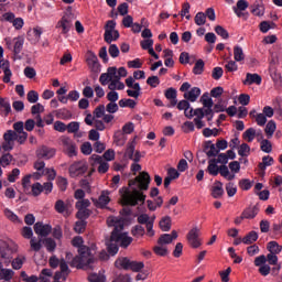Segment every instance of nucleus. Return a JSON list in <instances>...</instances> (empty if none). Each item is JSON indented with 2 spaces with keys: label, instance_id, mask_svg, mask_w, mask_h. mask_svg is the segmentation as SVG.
Wrapping results in <instances>:
<instances>
[{
  "label": "nucleus",
  "instance_id": "25",
  "mask_svg": "<svg viewBox=\"0 0 282 282\" xmlns=\"http://www.w3.org/2000/svg\"><path fill=\"white\" fill-rule=\"evenodd\" d=\"M263 138V133H261V130H259L257 132V130L254 128H249L247 129L243 134H242V138L243 140H246L247 142H253L254 138Z\"/></svg>",
  "mask_w": 282,
  "mask_h": 282
},
{
  "label": "nucleus",
  "instance_id": "30",
  "mask_svg": "<svg viewBox=\"0 0 282 282\" xmlns=\"http://www.w3.org/2000/svg\"><path fill=\"white\" fill-rule=\"evenodd\" d=\"M41 36H43V28L35 26L32 31H29V39L33 43H39L41 41Z\"/></svg>",
  "mask_w": 282,
  "mask_h": 282
},
{
  "label": "nucleus",
  "instance_id": "8",
  "mask_svg": "<svg viewBox=\"0 0 282 282\" xmlns=\"http://www.w3.org/2000/svg\"><path fill=\"white\" fill-rule=\"evenodd\" d=\"M3 54V46H0V69H2L4 74L2 82L8 85L12 80V69H10V59H6Z\"/></svg>",
  "mask_w": 282,
  "mask_h": 282
},
{
  "label": "nucleus",
  "instance_id": "43",
  "mask_svg": "<svg viewBox=\"0 0 282 282\" xmlns=\"http://www.w3.org/2000/svg\"><path fill=\"white\" fill-rule=\"evenodd\" d=\"M14 276V272L12 269H1L0 270V281H12V278Z\"/></svg>",
  "mask_w": 282,
  "mask_h": 282
},
{
  "label": "nucleus",
  "instance_id": "47",
  "mask_svg": "<svg viewBox=\"0 0 282 282\" xmlns=\"http://www.w3.org/2000/svg\"><path fill=\"white\" fill-rule=\"evenodd\" d=\"M23 263H25V256H18L12 260L11 265L13 270H21L23 268Z\"/></svg>",
  "mask_w": 282,
  "mask_h": 282
},
{
  "label": "nucleus",
  "instance_id": "45",
  "mask_svg": "<svg viewBox=\"0 0 282 282\" xmlns=\"http://www.w3.org/2000/svg\"><path fill=\"white\" fill-rule=\"evenodd\" d=\"M257 239H259V234H257V231H250L245 238H242V243L250 246V243H254Z\"/></svg>",
  "mask_w": 282,
  "mask_h": 282
},
{
  "label": "nucleus",
  "instance_id": "23",
  "mask_svg": "<svg viewBox=\"0 0 282 282\" xmlns=\"http://www.w3.org/2000/svg\"><path fill=\"white\" fill-rule=\"evenodd\" d=\"M56 30H61V34H68L72 30V21L63 17L56 24Z\"/></svg>",
  "mask_w": 282,
  "mask_h": 282
},
{
  "label": "nucleus",
  "instance_id": "11",
  "mask_svg": "<svg viewBox=\"0 0 282 282\" xmlns=\"http://www.w3.org/2000/svg\"><path fill=\"white\" fill-rule=\"evenodd\" d=\"M126 85L129 87L127 94L130 98H140V94L142 88L140 87L139 83H135V78L130 76L126 79Z\"/></svg>",
  "mask_w": 282,
  "mask_h": 282
},
{
  "label": "nucleus",
  "instance_id": "37",
  "mask_svg": "<svg viewBox=\"0 0 282 282\" xmlns=\"http://www.w3.org/2000/svg\"><path fill=\"white\" fill-rule=\"evenodd\" d=\"M207 173H209V175H213L214 177H217V175H219V166H217V160H209Z\"/></svg>",
  "mask_w": 282,
  "mask_h": 282
},
{
  "label": "nucleus",
  "instance_id": "64",
  "mask_svg": "<svg viewBox=\"0 0 282 282\" xmlns=\"http://www.w3.org/2000/svg\"><path fill=\"white\" fill-rule=\"evenodd\" d=\"M137 105L138 104L133 99H121L119 101V107H130V109H134Z\"/></svg>",
  "mask_w": 282,
  "mask_h": 282
},
{
  "label": "nucleus",
  "instance_id": "53",
  "mask_svg": "<svg viewBox=\"0 0 282 282\" xmlns=\"http://www.w3.org/2000/svg\"><path fill=\"white\" fill-rule=\"evenodd\" d=\"M144 269V262L142 261H132L130 260V268L132 272H140V270Z\"/></svg>",
  "mask_w": 282,
  "mask_h": 282
},
{
  "label": "nucleus",
  "instance_id": "29",
  "mask_svg": "<svg viewBox=\"0 0 282 282\" xmlns=\"http://www.w3.org/2000/svg\"><path fill=\"white\" fill-rule=\"evenodd\" d=\"M177 109L180 111H184L186 118H193V108L191 107V104L187 100H181L177 104Z\"/></svg>",
  "mask_w": 282,
  "mask_h": 282
},
{
  "label": "nucleus",
  "instance_id": "5",
  "mask_svg": "<svg viewBox=\"0 0 282 282\" xmlns=\"http://www.w3.org/2000/svg\"><path fill=\"white\" fill-rule=\"evenodd\" d=\"M99 83L104 87L108 85V89H110V91H116V89L122 91V89H124V83L116 77V70L113 68L107 69L106 73L101 74Z\"/></svg>",
  "mask_w": 282,
  "mask_h": 282
},
{
  "label": "nucleus",
  "instance_id": "42",
  "mask_svg": "<svg viewBox=\"0 0 282 282\" xmlns=\"http://www.w3.org/2000/svg\"><path fill=\"white\" fill-rule=\"evenodd\" d=\"M142 25L144 28H149V22L147 21V19H141V24L140 23H133L130 28H131V31L134 33V34H140V32H142Z\"/></svg>",
  "mask_w": 282,
  "mask_h": 282
},
{
  "label": "nucleus",
  "instance_id": "28",
  "mask_svg": "<svg viewBox=\"0 0 282 282\" xmlns=\"http://www.w3.org/2000/svg\"><path fill=\"white\" fill-rule=\"evenodd\" d=\"M248 1L246 0H238L236 6L232 7V10L235 12V14L238 17V18H241L243 17V11L248 10Z\"/></svg>",
  "mask_w": 282,
  "mask_h": 282
},
{
  "label": "nucleus",
  "instance_id": "36",
  "mask_svg": "<svg viewBox=\"0 0 282 282\" xmlns=\"http://www.w3.org/2000/svg\"><path fill=\"white\" fill-rule=\"evenodd\" d=\"M109 202H111V198L109 197V192L104 191V192H101V194L97 200V206L99 208H105V206H107V204H109Z\"/></svg>",
  "mask_w": 282,
  "mask_h": 282
},
{
  "label": "nucleus",
  "instance_id": "1",
  "mask_svg": "<svg viewBox=\"0 0 282 282\" xmlns=\"http://www.w3.org/2000/svg\"><path fill=\"white\" fill-rule=\"evenodd\" d=\"M151 184V176L147 172H141L135 180L129 182L131 189L122 187L119 193L121 195V204L123 206H138L144 204L147 196L141 191H148Z\"/></svg>",
  "mask_w": 282,
  "mask_h": 282
},
{
  "label": "nucleus",
  "instance_id": "57",
  "mask_svg": "<svg viewBox=\"0 0 282 282\" xmlns=\"http://www.w3.org/2000/svg\"><path fill=\"white\" fill-rule=\"evenodd\" d=\"M19 175H21V170L19 169H13L11 173L8 175V182L11 184H14L19 180Z\"/></svg>",
  "mask_w": 282,
  "mask_h": 282
},
{
  "label": "nucleus",
  "instance_id": "16",
  "mask_svg": "<svg viewBox=\"0 0 282 282\" xmlns=\"http://www.w3.org/2000/svg\"><path fill=\"white\" fill-rule=\"evenodd\" d=\"M123 158L133 162H140V152H135V140L128 143Z\"/></svg>",
  "mask_w": 282,
  "mask_h": 282
},
{
  "label": "nucleus",
  "instance_id": "17",
  "mask_svg": "<svg viewBox=\"0 0 282 282\" xmlns=\"http://www.w3.org/2000/svg\"><path fill=\"white\" fill-rule=\"evenodd\" d=\"M153 221H155V216L152 217L150 220L149 215L142 214L138 217V223L139 224H145L147 226V231H148V237H154L155 231L153 230Z\"/></svg>",
  "mask_w": 282,
  "mask_h": 282
},
{
  "label": "nucleus",
  "instance_id": "14",
  "mask_svg": "<svg viewBox=\"0 0 282 282\" xmlns=\"http://www.w3.org/2000/svg\"><path fill=\"white\" fill-rule=\"evenodd\" d=\"M204 117L206 118V110L204 108H192V118H194V124L198 129H204L206 123L204 122Z\"/></svg>",
  "mask_w": 282,
  "mask_h": 282
},
{
  "label": "nucleus",
  "instance_id": "38",
  "mask_svg": "<svg viewBox=\"0 0 282 282\" xmlns=\"http://www.w3.org/2000/svg\"><path fill=\"white\" fill-rule=\"evenodd\" d=\"M234 58L236 63H242V61H246V54L243 53V48L239 45H236L234 47Z\"/></svg>",
  "mask_w": 282,
  "mask_h": 282
},
{
  "label": "nucleus",
  "instance_id": "19",
  "mask_svg": "<svg viewBox=\"0 0 282 282\" xmlns=\"http://www.w3.org/2000/svg\"><path fill=\"white\" fill-rule=\"evenodd\" d=\"M61 144L67 155L70 158L72 155H76V144H74V141L69 137H62Z\"/></svg>",
  "mask_w": 282,
  "mask_h": 282
},
{
  "label": "nucleus",
  "instance_id": "32",
  "mask_svg": "<svg viewBox=\"0 0 282 282\" xmlns=\"http://www.w3.org/2000/svg\"><path fill=\"white\" fill-rule=\"evenodd\" d=\"M55 210H56V213H59V215H64V217H69L68 206L62 199H58L55 203Z\"/></svg>",
  "mask_w": 282,
  "mask_h": 282
},
{
  "label": "nucleus",
  "instance_id": "15",
  "mask_svg": "<svg viewBox=\"0 0 282 282\" xmlns=\"http://www.w3.org/2000/svg\"><path fill=\"white\" fill-rule=\"evenodd\" d=\"M3 143L2 149L3 151H12L14 149V142H17V134H14V130H8L3 134Z\"/></svg>",
  "mask_w": 282,
  "mask_h": 282
},
{
  "label": "nucleus",
  "instance_id": "51",
  "mask_svg": "<svg viewBox=\"0 0 282 282\" xmlns=\"http://www.w3.org/2000/svg\"><path fill=\"white\" fill-rule=\"evenodd\" d=\"M108 69H113L115 70V78H119V79L127 78V75L129 74L127 72V68H124V67H119V69L116 68V67H109Z\"/></svg>",
  "mask_w": 282,
  "mask_h": 282
},
{
  "label": "nucleus",
  "instance_id": "63",
  "mask_svg": "<svg viewBox=\"0 0 282 282\" xmlns=\"http://www.w3.org/2000/svg\"><path fill=\"white\" fill-rule=\"evenodd\" d=\"M59 268H61V276L65 280L66 276L69 274V265H67V262H65L63 259L59 262Z\"/></svg>",
  "mask_w": 282,
  "mask_h": 282
},
{
  "label": "nucleus",
  "instance_id": "21",
  "mask_svg": "<svg viewBox=\"0 0 282 282\" xmlns=\"http://www.w3.org/2000/svg\"><path fill=\"white\" fill-rule=\"evenodd\" d=\"M36 155L40 160H52V158L56 155V150L47 147H41L37 149Z\"/></svg>",
  "mask_w": 282,
  "mask_h": 282
},
{
  "label": "nucleus",
  "instance_id": "26",
  "mask_svg": "<svg viewBox=\"0 0 282 282\" xmlns=\"http://www.w3.org/2000/svg\"><path fill=\"white\" fill-rule=\"evenodd\" d=\"M243 85L250 86V85H261L262 78L259 74L254 73H247L246 79L242 82Z\"/></svg>",
  "mask_w": 282,
  "mask_h": 282
},
{
  "label": "nucleus",
  "instance_id": "40",
  "mask_svg": "<svg viewBox=\"0 0 282 282\" xmlns=\"http://www.w3.org/2000/svg\"><path fill=\"white\" fill-rule=\"evenodd\" d=\"M165 98H167V100H171L172 107H175V105H177V90H175L174 88H169L165 91Z\"/></svg>",
  "mask_w": 282,
  "mask_h": 282
},
{
  "label": "nucleus",
  "instance_id": "4",
  "mask_svg": "<svg viewBox=\"0 0 282 282\" xmlns=\"http://www.w3.org/2000/svg\"><path fill=\"white\" fill-rule=\"evenodd\" d=\"M177 239V231L173 230L171 234H163L159 237L156 245L152 248L156 257H169V246L172 241Z\"/></svg>",
  "mask_w": 282,
  "mask_h": 282
},
{
  "label": "nucleus",
  "instance_id": "58",
  "mask_svg": "<svg viewBox=\"0 0 282 282\" xmlns=\"http://www.w3.org/2000/svg\"><path fill=\"white\" fill-rule=\"evenodd\" d=\"M238 155H240L241 158L250 155V145H248L247 143H242L238 149Z\"/></svg>",
  "mask_w": 282,
  "mask_h": 282
},
{
  "label": "nucleus",
  "instance_id": "49",
  "mask_svg": "<svg viewBox=\"0 0 282 282\" xmlns=\"http://www.w3.org/2000/svg\"><path fill=\"white\" fill-rule=\"evenodd\" d=\"M205 153H206L207 158H215V155L219 154V150L217 149V145L212 143L206 147Z\"/></svg>",
  "mask_w": 282,
  "mask_h": 282
},
{
  "label": "nucleus",
  "instance_id": "39",
  "mask_svg": "<svg viewBox=\"0 0 282 282\" xmlns=\"http://www.w3.org/2000/svg\"><path fill=\"white\" fill-rule=\"evenodd\" d=\"M267 250L270 251V254H281L282 246L276 241H270L267 245Z\"/></svg>",
  "mask_w": 282,
  "mask_h": 282
},
{
  "label": "nucleus",
  "instance_id": "55",
  "mask_svg": "<svg viewBox=\"0 0 282 282\" xmlns=\"http://www.w3.org/2000/svg\"><path fill=\"white\" fill-rule=\"evenodd\" d=\"M181 17H185L187 21L191 20V3L188 2L183 3L182 10H181Z\"/></svg>",
  "mask_w": 282,
  "mask_h": 282
},
{
  "label": "nucleus",
  "instance_id": "31",
  "mask_svg": "<svg viewBox=\"0 0 282 282\" xmlns=\"http://www.w3.org/2000/svg\"><path fill=\"white\" fill-rule=\"evenodd\" d=\"M130 265H131V259L127 257L118 258L115 261V267L118 268V270H129Z\"/></svg>",
  "mask_w": 282,
  "mask_h": 282
},
{
  "label": "nucleus",
  "instance_id": "50",
  "mask_svg": "<svg viewBox=\"0 0 282 282\" xmlns=\"http://www.w3.org/2000/svg\"><path fill=\"white\" fill-rule=\"evenodd\" d=\"M89 282H105L107 281V278L105 276V273H93L88 275Z\"/></svg>",
  "mask_w": 282,
  "mask_h": 282
},
{
  "label": "nucleus",
  "instance_id": "7",
  "mask_svg": "<svg viewBox=\"0 0 282 282\" xmlns=\"http://www.w3.org/2000/svg\"><path fill=\"white\" fill-rule=\"evenodd\" d=\"M120 39V33L116 30V21L109 20L105 26L104 40L106 43L111 44L113 41Z\"/></svg>",
  "mask_w": 282,
  "mask_h": 282
},
{
  "label": "nucleus",
  "instance_id": "27",
  "mask_svg": "<svg viewBox=\"0 0 282 282\" xmlns=\"http://www.w3.org/2000/svg\"><path fill=\"white\" fill-rule=\"evenodd\" d=\"M199 96H202V89H199V87H193L189 91L184 94L185 100L189 102H196Z\"/></svg>",
  "mask_w": 282,
  "mask_h": 282
},
{
  "label": "nucleus",
  "instance_id": "3",
  "mask_svg": "<svg viewBox=\"0 0 282 282\" xmlns=\"http://www.w3.org/2000/svg\"><path fill=\"white\" fill-rule=\"evenodd\" d=\"M72 245L78 249L79 256L73 258V261L69 262L72 268H77L79 270H87L91 263H94V253L91 249L86 246H83V237L77 236L72 240Z\"/></svg>",
  "mask_w": 282,
  "mask_h": 282
},
{
  "label": "nucleus",
  "instance_id": "10",
  "mask_svg": "<svg viewBox=\"0 0 282 282\" xmlns=\"http://www.w3.org/2000/svg\"><path fill=\"white\" fill-rule=\"evenodd\" d=\"M200 102L203 105V109L205 110L207 122H212L215 116V112L213 111V98H210L208 93H205L200 97Z\"/></svg>",
  "mask_w": 282,
  "mask_h": 282
},
{
  "label": "nucleus",
  "instance_id": "61",
  "mask_svg": "<svg viewBox=\"0 0 282 282\" xmlns=\"http://www.w3.org/2000/svg\"><path fill=\"white\" fill-rule=\"evenodd\" d=\"M253 182L248 178H242L239 181V186L241 191H250L252 188Z\"/></svg>",
  "mask_w": 282,
  "mask_h": 282
},
{
  "label": "nucleus",
  "instance_id": "13",
  "mask_svg": "<svg viewBox=\"0 0 282 282\" xmlns=\"http://www.w3.org/2000/svg\"><path fill=\"white\" fill-rule=\"evenodd\" d=\"M84 173H87V162L85 161L75 162L69 166L70 177H78Z\"/></svg>",
  "mask_w": 282,
  "mask_h": 282
},
{
  "label": "nucleus",
  "instance_id": "6",
  "mask_svg": "<svg viewBox=\"0 0 282 282\" xmlns=\"http://www.w3.org/2000/svg\"><path fill=\"white\" fill-rule=\"evenodd\" d=\"M19 250V246L13 241L0 240V259L4 263H10L12 261V254Z\"/></svg>",
  "mask_w": 282,
  "mask_h": 282
},
{
  "label": "nucleus",
  "instance_id": "20",
  "mask_svg": "<svg viewBox=\"0 0 282 282\" xmlns=\"http://www.w3.org/2000/svg\"><path fill=\"white\" fill-rule=\"evenodd\" d=\"M86 63L93 72H100V63H98V56L94 52H87Z\"/></svg>",
  "mask_w": 282,
  "mask_h": 282
},
{
  "label": "nucleus",
  "instance_id": "41",
  "mask_svg": "<svg viewBox=\"0 0 282 282\" xmlns=\"http://www.w3.org/2000/svg\"><path fill=\"white\" fill-rule=\"evenodd\" d=\"M221 195H224V184L221 182H217L212 189V196L215 197V199H219Z\"/></svg>",
  "mask_w": 282,
  "mask_h": 282
},
{
  "label": "nucleus",
  "instance_id": "2",
  "mask_svg": "<svg viewBox=\"0 0 282 282\" xmlns=\"http://www.w3.org/2000/svg\"><path fill=\"white\" fill-rule=\"evenodd\" d=\"M109 227L115 228L111 232L110 239L106 241L109 254L116 257L118 254V246L121 248H129L133 242V238L129 236V232L124 231V220L120 217L110 216L107 219Z\"/></svg>",
  "mask_w": 282,
  "mask_h": 282
},
{
  "label": "nucleus",
  "instance_id": "56",
  "mask_svg": "<svg viewBox=\"0 0 282 282\" xmlns=\"http://www.w3.org/2000/svg\"><path fill=\"white\" fill-rule=\"evenodd\" d=\"M45 111V106L42 104H35L31 107L32 116H41Z\"/></svg>",
  "mask_w": 282,
  "mask_h": 282
},
{
  "label": "nucleus",
  "instance_id": "48",
  "mask_svg": "<svg viewBox=\"0 0 282 282\" xmlns=\"http://www.w3.org/2000/svg\"><path fill=\"white\" fill-rule=\"evenodd\" d=\"M272 164H274V159L270 155H267L262 158V162L259 164V169L261 171H265V169H268V166H272Z\"/></svg>",
  "mask_w": 282,
  "mask_h": 282
},
{
  "label": "nucleus",
  "instance_id": "12",
  "mask_svg": "<svg viewBox=\"0 0 282 282\" xmlns=\"http://www.w3.org/2000/svg\"><path fill=\"white\" fill-rule=\"evenodd\" d=\"M13 131L15 134V140L20 144H25L28 141V132L23 129V121H18L13 123Z\"/></svg>",
  "mask_w": 282,
  "mask_h": 282
},
{
  "label": "nucleus",
  "instance_id": "52",
  "mask_svg": "<svg viewBox=\"0 0 282 282\" xmlns=\"http://www.w3.org/2000/svg\"><path fill=\"white\" fill-rule=\"evenodd\" d=\"M12 160H14L12 154H10V153L3 154L0 158V164H1V166H3V169H6V166H10V164H12Z\"/></svg>",
  "mask_w": 282,
  "mask_h": 282
},
{
  "label": "nucleus",
  "instance_id": "33",
  "mask_svg": "<svg viewBox=\"0 0 282 282\" xmlns=\"http://www.w3.org/2000/svg\"><path fill=\"white\" fill-rule=\"evenodd\" d=\"M257 215H259V207L257 206L248 207L242 212L245 219H254Z\"/></svg>",
  "mask_w": 282,
  "mask_h": 282
},
{
  "label": "nucleus",
  "instance_id": "54",
  "mask_svg": "<svg viewBox=\"0 0 282 282\" xmlns=\"http://www.w3.org/2000/svg\"><path fill=\"white\" fill-rule=\"evenodd\" d=\"M30 246L34 252H39L43 248L41 240L36 239V237L31 238Z\"/></svg>",
  "mask_w": 282,
  "mask_h": 282
},
{
  "label": "nucleus",
  "instance_id": "44",
  "mask_svg": "<svg viewBox=\"0 0 282 282\" xmlns=\"http://www.w3.org/2000/svg\"><path fill=\"white\" fill-rule=\"evenodd\" d=\"M274 131H276V122L273 120H270L264 129V133L267 134V138H272L274 135Z\"/></svg>",
  "mask_w": 282,
  "mask_h": 282
},
{
  "label": "nucleus",
  "instance_id": "24",
  "mask_svg": "<svg viewBox=\"0 0 282 282\" xmlns=\"http://www.w3.org/2000/svg\"><path fill=\"white\" fill-rule=\"evenodd\" d=\"M140 45L142 50H148L150 56H153L155 61L160 58V55L155 53V50H153V40L152 39H147L140 42Z\"/></svg>",
  "mask_w": 282,
  "mask_h": 282
},
{
  "label": "nucleus",
  "instance_id": "60",
  "mask_svg": "<svg viewBox=\"0 0 282 282\" xmlns=\"http://www.w3.org/2000/svg\"><path fill=\"white\" fill-rule=\"evenodd\" d=\"M26 100L31 102V105L39 102V93L35 90H30L26 95Z\"/></svg>",
  "mask_w": 282,
  "mask_h": 282
},
{
  "label": "nucleus",
  "instance_id": "34",
  "mask_svg": "<svg viewBox=\"0 0 282 282\" xmlns=\"http://www.w3.org/2000/svg\"><path fill=\"white\" fill-rule=\"evenodd\" d=\"M219 174L221 175V177H224L225 180H228V182H232V180H235L236 175L235 173H232L228 166L226 165H221L219 167Z\"/></svg>",
  "mask_w": 282,
  "mask_h": 282
},
{
  "label": "nucleus",
  "instance_id": "18",
  "mask_svg": "<svg viewBox=\"0 0 282 282\" xmlns=\"http://www.w3.org/2000/svg\"><path fill=\"white\" fill-rule=\"evenodd\" d=\"M187 241L192 248H199L202 246V240L199 239V228L194 227L187 234Z\"/></svg>",
  "mask_w": 282,
  "mask_h": 282
},
{
  "label": "nucleus",
  "instance_id": "35",
  "mask_svg": "<svg viewBox=\"0 0 282 282\" xmlns=\"http://www.w3.org/2000/svg\"><path fill=\"white\" fill-rule=\"evenodd\" d=\"M3 215L7 219H9V221H12L13 224H21V219L14 212H12V209H10L8 207L4 208Z\"/></svg>",
  "mask_w": 282,
  "mask_h": 282
},
{
  "label": "nucleus",
  "instance_id": "46",
  "mask_svg": "<svg viewBox=\"0 0 282 282\" xmlns=\"http://www.w3.org/2000/svg\"><path fill=\"white\" fill-rule=\"evenodd\" d=\"M159 226L163 232H169V230H171V218L169 216H164L160 220Z\"/></svg>",
  "mask_w": 282,
  "mask_h": 282
},
{
  "label": "nucleus",
  "instance_id": "59",
  "mask_svg": "<svg viewBox=\"0 0 282 282\" xmlns=\"http://www.w3.org/2000/svg\"><path fill=\"white\" fill-rule=\"evenodd\" d=\"M215 32L218 34V36H221V39L228 40L230 39V34H228V31L224 29L221 25L215 26Z\"/></svg>",
  "mask_w": 282,
  "mask_h": 282
},
{
  "label": "nucleus",
  "instance_id": "9",
  "mask_svg": "<svg viewBox=\"0 0 282 282\" xmlns=\"http://www.w3.org/2000/svg\"><path fill=\"white\" fill-rule=\"evenodd\" d=\"M4 43L8 50H12L13 54H21L23 51V45L25 43V37L17 36V37H6Z\"/></svg>",
  "mask_w": 282,
  "mask_h": 282
},
{
  "label": "nucleus",
  "instance_id": "22",
  "mask_svg": "<svg viewBox=\"0 0 282 282\" xmlns=\"http://www.w3.org/2000/svg\"><path fill=\"white\" fill-rule=\"evenodd\" d=\"M33 228L35 235H39V237H47V235L52 232V226L45 225L43 223H36Z\"/></svg>",
  "mask_w": 282,
  "mask_h": 282
},
{
  "label": "nucleus",
  "instance_id": "62",
  "mask_svg": "<svg viewBox=\"0 0 282 282\" xmlns=\"http://www.w3.org/2000/svg\"><path fill=\"white\" fill-rule=\"evenodd\" d=\"M226 191L228 197H235V195H237V185H235L232 182H229L226 185Z\"/></svg>",
  "mask_w": 282,
  "mask_h": 282
}]
</instances>
